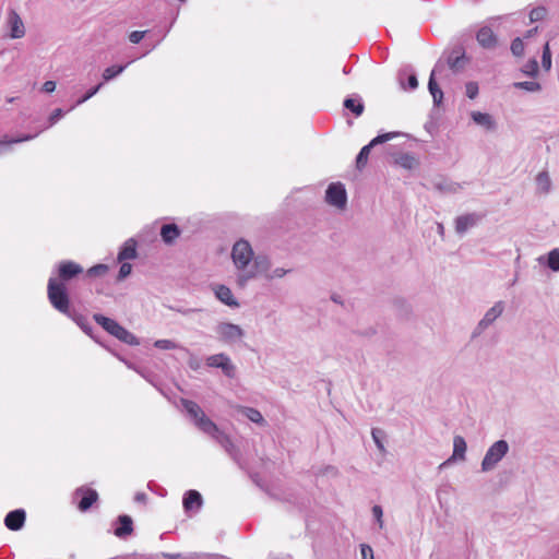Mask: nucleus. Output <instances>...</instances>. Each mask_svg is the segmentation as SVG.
Masks as SVG:
<instances>
[{"label": "nucleus", "mask_w": 559, "mask_h": 559, "mask_svg": "<svg viewBox=\"0 0 559 559\" xmlns=\"http://www.w3.org/2000/svg\"><path fill=\"white\" fill-rule=\"evenodd\" d=\"M181 405L193 425L199 430L213 438L226 451V453L241 466L240 450L234 444L230 437L222 431L217 425L205 415L200 405L194 401L187 399H181Z\"/></svg>", "instance_id": "nucleus-1"}, {"label": "nucleus", "mask_w": 559, "mask_h": 559, "mask_svg": "<svg viewBox=\"0 0 559 559\" xmlns=\"http://www.w3.org/2000/svg\"><path fill=\"white\" fill-rule=\"evenodd\" d=\"M468 59L461 45L453 47L450 51L443 52L442 57L435 64L428 81V90L432 96L435 106H439L443 99V92L436 81V75L442 73L445 66H448L453 73H459L465 68Z\"/></svg>", "instance_id": "nucleus-2"}, {"label": "nucleus", "mask_w": 559, "mask_h": 559, "mask_svg": "<svg viewBox=\"0 0 559 559\" xmlns=\"http://www.w3.org/2000/svg\"><path fill=\"white\" fill-rule=\"evenodd\" d=\"M48 300L57 311L73 320L85 333H91L92 328L87 318L71 309L68 289H64L61 284L50 282L48 287Z\"/></svg>", "instance_id": "nucleus-3"}, {"label": "nucleus", "mask_w": 559, "mask_h": 559, "mask_svg": "<svg viewBox=\"0 0 559 559\" xmlns=\"http://www.w3.org/2000/svg\"><path fill=\"white\" fill-rule=\"evenodd\" d=\"M93 319L97 324H99L105 331H107L110 335L117 337L119 341L128 344V345H139L140 342L138 337L120 325L116 320L105 317L100 313H95Z\"/></svg>", "instance_id": "nucleus-4"}, {"label": "nucleus", "mask_w": 559, "mask_h": 559, "mask_svg": "<svg viewBox=\"0 0 559 559\" xmlns=\"http://www.w3.org/2000/svg\"><path fill=\"white\" fill-rule=\"evenodd\" d=\"M83 273V267L71 260H63L57 265V274L58 277H50L48 280L47 288L50 285V282H55L56 284H61L64 289H67L66 283L70 282L78 275Z\"/></svg>", "instance_id": "nucleus-5"}, {"label": "nucleus", "mask_w": 559, "mask_h": 559, "mask_svg": "<svg viewBox=\"0 0 559 559\" xmlns=\"http://www.w3.org/2000/svg\"><path fill=\"white\" fill-rule=\"evenodd\" d=\"M509 452V444L506 440H498L493 442L487 450L483 461L481 471H492L497 464L506 456Z\"/></svg>", "instance_id": "nucleus-6"}, {"label": "nucleus", "mask_w": 559, "mask_h": 559, "mask_svg": "<svg viewBox=\"0 0 559 559\" xmlns=\"http://www.w3.org/2000/svg\"><path fill=\"white\" fill-rule=\"evenodd\" d=\"M214 330L218 341L227 345H234L245 336L242 328L230 322H219Z\"/></svg>", "instance_id": "nucleus-7"}, {"label": "nucleus", "mask_w": 559, "mask_h": 559, "mask_svg": "<svg viewBox=\"0 0 559 559\" xmlns=\"http://www.w3.org/2000/svg\"><path fill=\"white\" fill-rule=\"evenodd\" d=\"M231 258L236 267L239 271H245L253 259V250L250 243L245 239L236 241L231 250Z\"/></svg>", "instance_id": "nucleus-8"}, {"label": "nucleus", "mask_w": 559, "mask_h": 559, "mask_svg": "<svg viewBox=\"0 0 559 559\" xmlns=\"http://www.w3.org/2000/svg\"><path fill=\"white\" fill-rule=\"evenodd\" d=\"M504 311V302L497 301L490 309H488L483 319L477 323L472 332L471 337L477 338L480 336Z\"/></svg>", "instance_id": "nucleus-9"}, {"label": "nucleus", "mask_w": 559, "mask_h": 559, "mask_svg": "<svg viewBox=\"0 0 559 559\" xmlns=\"http://www.w3.org/2000/svg\"><path fill=\"white\" fill-rule=\"evenodd\" d=\"M325 202L336 209L344 210L347 204V192L343 183L332 182L325 191Z\"/></svg>", "instance_id": "nucleus-10"}, {"label": "nucleus", "mask_w": 559, "mask_h": 559, "mask_svg": "<svg viewBox=\"0 0 559 559\" xmlns=\"http://www.w3.org/2000/svg\"><path fill=\"white\" fill-rule=\"evenodd\" d=\"M484 214L467 213L460 215L455 218V231L459 235H464L469 228L475 227L483 218Z\"/></svg>", "instance_id": "nucleus-11"}, {"label": "nucleus", "mask_w": 559, "mask_h": 559, "mask_svg": "<svg viewBox=\"0 0 559 559\" xmlns=\"http://www.w3.org/2000/svg\"><path fill=\"white\" fill-rule=\"evenodd\" d=\"M75 497H81L78 508L82 512H86L97 501L98 493L96 490L85 487H79L74 491Z\"/></svg>", "instance_id": "nucleus-12"}, {"label": "nucleus", "mask_w": 559, "mask_h": 559, "mask_svg": "<svg viewBox=\"0 0 559 559\" xmlns=\"http://www.w3.org/2000/svg\"><path fill=\"white\" fill-rule=\"evenodd\" d=\"M8 25L10 27V37L19 39L25 35L24 23L15 10H10L8 14Z\"/></svg>", "instance_id": "nucleus-13"}, {"label": "nucleus", "mask_w": 559, "mask_h": 559, "mask_svg": "<svg viewBox=\"0 0 559 559\" xmlns=\"http://www.w3.org/2000/svg\"><path fill=\"white\" fill-rule=\"evenodd\" d=\"M212 289L215 294V297L224 305L230 308H238L240 306L228 286L223 284H215L213 285Z\"/></svg>", "instance_id": "nucleus-14"}, {"label": "nucleus", "mask_w": 559, "mask_h": 559, "mask_svg": "<svg viewBox=\"0 0 559 559\" xmlns=\"http://www.w3.org/2000/svg\"><path fill=\"white\" fill-rule=\"evenodd\" d=\"M116 528L114 534L121 539L127 538L133 533V521L130 515L121 514L116 520Z\"/></svg>", "instance_id": "nucleus-15"}, {"label": "nucleus", "mask_w": 559, "mask_h": 559, "mask_svg": "<svg viewBox=\"0 0 559 559\" xmlns=\"http://www.w3.org/2000/svg\"><path fill=\"white\" fill-rule=\"evenodd\" d=\"M26 513L23 509L10 511L4 518V525L11 531H19L24 526Z\"/></svg>", "instance_id": "nucleus-16"}, {"label": "nucleus", "mask_w": 559, "mask_h": 559, "mask_svg": "<svg viewBox=\"0 0 559 559\" xmlns=\"http://www.w3.org/2000/svg\"><path fill=\"white\" fill-rule=\"evenodd\" d=\"M397 78H399V82H400L402 88H404V90L414 91L418 86L417 75H416L415 71L409 67L401 69L399 71Z\"/></svg>", "instance_id": "nucleus-17"}, {"label": "nucleus", "mask_w": 559, "mask_h": 559, "mask_svg": "<svg viewBox=\"0 0 559 559\" xmlns=\"http://www.w3.org/2000/svg\"><path fill=\"white\" fill-rule=\"evenodd\" d=\"M136 247L138 242L134 238L127 239L118 252V262L135 259L138 257Z\"/></svg>", "instance_id": "nucleus-18"}, {"label": "nucleus", "mask_w": 559, "mask_h": 559, "mask_svg": "<svg viewBox=\"0 0 559 559\" xmlns=\"http://www.w3.org/2000/svg\"><path fill=\"white\" fill-rule=\"evenodd\" d=\"M466 448L467 445L465 439L462 436H455L453 439L452 456L444 461L439 467L443 468L444 466L449 465L452 462V460H465Z\"/></svg>", "instance_id": "nucleus-19"}, {"label": "nucleus", "mask_w": 559, "mask_h": 559, "mask_svg": "<svg viewBox=\"0 0 559 559\" xmlns=\"http://www.w3.org/2000/svg\"><path fill=\"white\" fill-rule=\"evenodd\" d=\"M476 39L478 44L486 49H492L497 46V36L488 26H484L477 32Z\"/></svg>", "instance_id": "nucleus-20"}, {"label": "nucleus", "mask_w": 559, "mask_h": 559, "mask_svg": "<svg viewBox=\"0 0 559 559\" xmlns=\"http://www.w3.org/2000/svg\"><path fill=\"white\" fill-rule=\"evenodd\" d=\"M182 503L185 511L189 512L193 509L199 510L202 507L203 499L199 491L191 489L185 493Z\"/></svg>", "instance_id": "nucleus-21"}, {"label": "nucleus", "mask_w": 559, "mask_h": 559, "mask_svg": "<svg viewBox=\"0 0 559 559\" xmlns=\"http://www.w3.org/2000/svg\"><path fill=\"white\" fill-rule=\"evenodd\" d=\"M343 106L345 109L353 112L355 117L361 116L365 110L364 102L357 94L346 97L343 102Z\"/></svg>", "instance_id": "nucleus-22"}, {"label": "nucleus", "mask_w": 559, "mask_h": 559, "mask_svg": "<svg viewBox=\"0 0 559 559\" xmlns=\"http://www.w3.org/2000/svg\"><path fill=\"white\" fill-rule=\"evenodd\" d=\"M471 118L476 124L485 128L486 130L491 131L495 130L497 127V123L492 116L487 112L472 111Z\"/></svg>", "instance_id": "nucleus-23"}, {"label": "nucleus", "mask_w": 559, "mask_h": 559, "mask_svg": "<svg viewBox=\"0 0 559 559\" xmlns=\"http://www.w3.org/2000/svg\"><path fill=\"white\" fill-rule=\"evenodd\" d=\"M160 236L165 243L171 245L180 236V229L176 224H165L160 228Z\"/></svg>", "instance_id": "nucleus-24"}, {"label": "nucleus", "mask_w": 559, "mask_h": 559, "mask_svg": "<svg viewBox=\"0 0 559 559\" xmlns=\"http://www.w3.org/2000/svg\"><path fill=\"white\" fill-rule=\"evenodd\" d=\"M536 190L538 193L547 194L550 192L551 189V180L549 177V174L547 171H540L536 176Z\"/></svg>", "instance_id": "nucleus-25"}, {"label": "nucleus", "mask_w": 559, "mask_h": 559, "mask_svg": "<svg viewBox=\"0 0 559 559\" xmlns=\"http://www.w3.org/2000/svg\"><path fill=\"white\" fill-rule=\"evenodd\" d=\"M239 413L242 414L243 416H246L250 421H252L254 424H258L261 426H264L266 424L262 414L257 408L248 407V406H240Z\"/></svg>", "instance_id": "nucleus-26"}, {"label": "nucleus", "mask_w": 559, "mask_h": 559, "mask_svg": "<svg viewBox=\"0 0 559 559\" xmlns=\"http://www.w3.org/2000/svg\"><path fill=\"white\" fill-rule=\"evenodd\" d=\"M250 270H253L258 274H264L266 276V273L271 270V261L265 255H257L253 259V265L250 267Z\"/></svg>", "instance_id": "nucleus-27"}, {"label": "nucleus", "mask_w": 559, "mask_h": 559, "mask_svg": "<svg viewBox=\"0 0 559 559\" xmlns=\"http://www.w3.org/2000/svg\"><path fill=\"white\" fill-rule=\"evenodd\" d=\"M395 164L405 169H413L414 167L417 166L418 162L414 155L409 153H404L395 158Z\"/></svg>", "instance_id": "nucleus-28"}, {"label": "nucleus", "mask_w": 559, "mask_h": 559, "mask_svg": "<svg viewBox=\"0 0 559 559\" xmlns=\"http://www.w3.org/2000/svg\"><path fill=\"white\" fill-rule=\"evenodd\" d=\"M37 134L38 133H36V134H27V135H24V136H21V138L11 139L9 141H0V155L5 153V152H9L12 144L33 140L35 136H37Z\"/></svg>", "instance_id": "nucleus-29"}, {"label": "nucleus", "mask_w": 559, "mask_h": 559, "mask_svg": "<svg viewBox=\"0 0 559 559\" xmlns=\"http://www.w3.org/2000/svg\"><path fill=\"white\" fill-rule=\"evenodd\" d=\"M130 62H128L127 64H123V66H111V67H108L104 70L103 72V79L105 82H108L112 79H115L116 76H118L119 74H121L124 69L128 67Z\"/></svg>", "instance_id": "nucleus-30"}, {"label": "nucleus", "mask_w": 559, "mask_h": 559, "mask_svg": "<svg viewBox=\"0 0 559 559\" xmlns=\"http://www.w3.org/2000/svg\"><path fill=\"white\" fill-rule=\"evenodd\" d=\"M513 87L516 90H524L531 93L539 92L542 90V85L536 81L514 82Z\"/></svg>", "instance_id": "nucleus-31"}, {"label": "nucleus", "mask_w": 559, "mask_h": 559, "mask_svg": "<svg viewBox=\"0 0 559 559\" xmlns=\"http://www.w3.org/2000/svg\"><path fill=\"white\" fill-rule=\"evenodd\" d=\"M219 369L222 370L224 376L229 378V379H234L236 377L237 368L233 364L230 357L228 355H226V354H225L224 364L221 366Z\"/></svg>", "instance_id": "nucleus-32"}, {"label": "nucleus", "mask_w": 559, "mask_h": 559, "mask_svg": "<svg viewBox=\"0 0 559 559\" xmlns=\"http://www.w3.org/2000/svg\"><path fill=\"white\" fill-rule=\"evenodd\" d=\"M371 151V145H365L356 157V166L358 169H362L368 162V157Z\"/></svg>", "instance_id": "nucleus-33"}, {"label": "nucleus", "mask_w": 559, "mask_h": 559, "mask_svg": "<svg viewBox=\"0 0 559 559\" xmlns=\"http://www.w3.org/2000/svg\"><path fill=\"white\" fill-rule=\"evenodd\" d=\"M401 134L402 133H400V132H388V133L379 134L376 138H373L368 145H371V148H372L373 146H376L378 144L385 143Z\"/></svg>", "instance_id": "nucleus-34"}, {"label": "nucleus", "mask_w": 559, "mask_h": 559, "mask_svg": "<svg viewBox=\"0 0 559 559\" xmlns=\"http://www.w3.org/2000/svg\"><path fill=\"white\" fill-rule=\"evenodd\" d=\"M547 266L554 272H559V249H554L548 253Z\"/></svg>", "instance_id": "nucleus-35"}, {"label": "nucleus", "mask_w": 559, "mask_h": 559, "mask_svg": "<svg viewBox=\"0 0 559 559\" xmlns=\"http://www.w3.org/2000/svg\"><path fill=\"white\" fill-rule=\"evenodd\" d=\"M522 72L531 78L537 76V74H538L537 60L535 58L530 59L522 68Z\"/></svg>", "instance_id": "nucleus-36"}, {"label": "nucleus", "mask_w": 559, "mask_h": 559, "mask_svg": "<svg viewBox=\"0 0 559 559\" xmlns=\"http://www.w3.org/2000/svg\"><path fill=\"white\" fill-rule=\"evenodd\" d=\"M109 267L107 264H96L90 267L86 272L87 276L90 277H98L104 276L108 272Z\"/></svg>", "instance_id": "nucleus-37"}, {"label": "nucleus", "mask_w": 559, "mask_h": 559, "mask_svg": "<svg viewBox=\"0 0 559 559\" xmlns=\"http://www.w3.org/2000/svg\"><path fill=\"white\" fill-rule=\"evenodd\" d=\"M225 354H214L206 358V366L211 368H221V366L224 364Z\"/></svg>", "instance_id": "nucleus-38"}, {"label": "nucleus", "mask_w": 559, "mask_h": 559, "mask_svg": "<svg viewBox=\"0 0 559 559\" xmlns=\"http://www.w3.org/2000/svg\"><path fill=\"white\" fill-rule=\"evenodd\" d=\"M257 276V272L250 269H245L237 277V283L240 287H245L249 280H252Z\"/></svg>", "instance_id": "nucleus-39"}, {"label": "nucleus", "mask_w": 559, "mask_h": 559, "mask_svg": "<svg viewBox=\"0 0 559 559\" xmlns=\"http://www.w3.org/2000/svg\"><path fill=\"white\" fill-rule=\"evenodd\" d=\"M542 66L546 71H549L551 68V52L548 43L543 47Z\"/></svg>", "instance_id": "nucleus-40"}, {"label": "nucleus", "mask_w": 559, "mask_h": 559, "mask_svg": "<svg viewBox=\"0 0 559 559\" xmlns=\"http://www.w3.org/2000/svg\"><path fill=\"white\" fill-rule=\"evenodd\" d=\"M371 435H372V439L377 445V448L381 451V452H384L385 451V448H384V444L382 442V438L384 436V432L383 430L379 429V428H373L372 431H371Z\"/></svg>", "instance_id": "nucleus-41"}, {"label": "nucleus", "mask_w": 559, "mask_h": 559, "mask_svg": "<svg viewBox=\"0 0 559 559\" xmlns=\"http://www.w3.org/2000/svg\"><path fill=\"white\" fill-rule=\"evenodd\" d=\"M546 14L547 10L545 7H537L530 12V20L532 22H538L542 21L546 16Z\"/></svg>", "instance_id": "nucleus-42"}, {"label": "nucleus", "mask_w": 559, "mask_h": 559, "mask_svg": "<svg viewBox=\"0 0 559 559\" xmlns=\"http://www.w3.org/2000/svg\"><path fill=\"white\" fill-rule=\"evenodd\" d=\"M120 263H121V265H120V269H119V272L117 275L118 282H121L124 278H127L131 274V271H132V265L130 263H128L126 261L120 262Z\"/></svg>", "instance_id": "nucleus-43"}, {"label": "nucleus", "mask_w": 559, "mask_h": 559, "mask_svg": "<svg viewBox=\"0 0 559 559\" xmlns=\"http://www.w3.org/2000/svg\"><path fill=\"white\" fill-rule=\"evenodd\" d=\"M511 51L514 56L520 57L524 52V44L520 37H516L511 43Z\"/></svg>", "instance_id": "nucleus-44"}, {"label": "nucleus", "mask_w": 559, "mask_h": 559, "mask_svg": "<svg viewBox=\"0 0 559 559\" xmlns=\"http://www.w3.org/2000/svg\"><path fill=\"white\" fill-rule=\"evenodd\" d=\"M103 84L104 83H99L96 86L90 88L81 98L78 99L75 105L76 106L81 105V104L85 103L86 100H88L90 98H92L94 95H96L98 93V91L102 88Z\"/></svg>", "instance_id": "nucleus-45"}, {"label": "nucleus", "mask_w": 559, "mask_h": 559, "mask_svg": "<svg viewBox=\"0 0 559 559\" xmlns=\"http://www.w3.org/2000/svg\"><path fill=\"white\" fill-rule=\"evenodd\" d=\"M154 346L156 348L165 349V350L175 349V348L178 347V345L175 342L170 341V340H157L154 343Z\"/></svg>", "instance_id": "nucleus-46"}, {"label": "nucleus", "mask_w": 559, "mask_h": 559, "mask_svg": "<svg viewBox=\"0 0 559 559\" xmlns=\"http://www.w3.org/2000/svg\"><path fill=\"white\" fill-rule=\"evenodd\" d=\"M289 272H290V270H286L283 267H276L273 271H270L269 273H266L265 278L270 280V281L274 280V278H281V277H284Z\"/></svg>", "instance_id": "nucleus-47"}, {"label": "nucleus", "mask_w": 559, "mask_h": 559, "mask_svg": "<svg viewBox=\"0 0 559 559\" xmlns=\"http://www.w3.org/2000/svg\"><path fill=\"white\" fill-rule=\"evenodd\" d=\"M64 114L66 112L61 108L55 109L48 118V126L46 128H50L57 123L64 116Z\"/></svg>", "instance_id": "nucleus-48"}, {"label": "nucleus", "mask_w": 559, "mask_h": 559, "mask_svg": "<svg viewBox=\"0 0 559 559\" xmlns=\"http://www.w3.org/2000/svg\"><path fill=\"white\" fill-rule=\"evenodd\" d=\"M466 96L471 99H474L478 95V84L476 82H468L465 86Z\"/></svg>", "instance_id": "nucleus-49"}, {"label": "nucleus", "mask_w": 559, "mask_h": 559, "mask_svg": "<svg viewBox=\"0 0 559 559\" xmlns=\"http://www.w3.org/2000/svg\"><path fill=\"white\" fill-rule=\"evenodd\" d=\"M372 515L373 518L376 519L377 523L379 524V527L382 528L383 527V520H382V516H383V510L380 506L376 504L372 507Z\"/></svg>", "instance_id": "nucleus-50"}, {"label": "nucleus", "mask_w": 559, "mask_h": 559, "mask_svg": "<svg viewBox=\"0 0 559 559\" xmlns=\"http://www.w3.org/2000/svg\"><path fill=\"white\" fill-rule=\"evenodd\" d=\"M146 34V31H134V32H131L129 34V40L132 43V44H139L143 37L145 36Z\"/></svg>", "instance_id": "nucleus-51"}, {"label": "nucleus", "mask_w": 559, "mask_h": 559, "mask_svg": "<svg viewBox=\"0 0 559 559\" xmlns=\"http://www.w3.org/2000/svg\"><path fill=\"white\" fill-rule=\"evenodd\" d=\"M436 188L440 191H456L457 187L453 183H447V182H438L436 183Z\"/></svg>", "instance_id": "nucleus-52"}, {"label": "nucleus", "mask_w": 559, "mask_h": 559, "mask_svg": "<svg viewBox=\"0 0 559 559\" xmlns=\"http://www.w3.org/2000/svg\"><path fill=\"white\" fill-rule=\"evenodd\" d=\"M361 557L362 559H373V550L368 545H361Z\"/></svg>", "instance_id": "nucleus-53"}, {"label": "nucleus", "mask_w": 559, "mask_h": 559, "mask_svg": "<svg viewBox=\"0 0 559 559\" xmlns=\"http://www.w3.org/2000/svg\"><path fill=\"white\" fill-rule=\"evenodd\" d=\"M41 88L45 93H52L56 90V82L55 81H46L43 84Z\"/></svg>", "instance_id": "nucleus-54"}, {"label": "nucleus", "mask_w": 559, "mask_h": 559, "mask_svg": "<svg viewBox=\"0 0 559 559\" xmlns=\"http://www.w3.org/2000/svg\"><path fill=\"white\" fill-rule=\"evenodd\" d=\"M134 500L136 502H144L146 500V495L144 492H138L135 496H134Z\"/></svg>", "instance_id": "nucleus-55"}, {"label": "nucleus", "mask_w": 559, "mask_h": 559, "mask_svg": "<svg viewBox=\"0 0 559 559\" xmlns=\"http://www.w3.org/2000/svg\"><path fill=\"white\" fill-rule=\"evenodd\" d=\"M162 555H163V557H165L167 559H178L181 557L180 554L163 552Z\"/></svg>", "instance_id": "nucleus-56"}, {"label": "nucleus", "mask_w": 559, "mask_h": 559, "mask_svg": "<svg viewBox=\"0 0 559 559\" xmlns=\"http://www.w3.org/2000/svg\"><path fill=\"white\" fill-rule=\"evenodd\" d=\"M324 472L329 473V474H333V475L337 474V469L334 466H331V465L326 466Z\"/></svg>", "instance_id": "nucleus-57"}, {"label": "nucleus", "mask_w": 559, "mask_h": 559, "mask_svg": "<svg viewBox=\"0 0 559 559\" xmlns=\"http://www.w3.org/2000/svg\"><path fill=\"white\" fill-rule=\"evenodd\" d=\"M536 32H537V27H534V28L527 31L526 37L533 36Z\"/></svg>", "instance_id": "nucleus-58"}, {"label": "nucleus", "mask_w": 559, "mask_h": 559, "mask_svg": "<svg viewBox=\"0 0 559 559\" xmlns=\"http://www.w3.org/2000/svg\"><path fill=\"white\" fill-rule=\"evenodd\" d=\"M185 559H199V555L198 554H190L188 555L187 557H185Z\"/></svg>", "instance_id": "nucleus-59"}, {"label": "nucleus", "mask_w": 559, "mask_h": 559, "mask_svg": "<svg viewBox=\"0 0 559 559\" xmlns=\"http://www.w3.org/2000/svg\"><path fill=\"white\" fill-rule=\"evenodd\" d=\"M438 230L441 235L443 234V226L441 224L438 225Z\"/></svg>", "instance_id": "nucleus-60"}, {"label": "nucleus", "mask_w": 559, "mask_h": 559, "mask_svg": "<svg viewBox=\"0 0 559 559\" xmlns=\"http://www.w3.org/2000/svg\"><path fill=\"white\" fill-rule=\"evenodd\" d=\"M350 70H348L346 67L343 68V73L348 74Z\"/></svg>", "instance_id": "nucleus-61"}, {"label": "nucleus", "mask_w": 559, "mask_h": 559, "mask_svg": "<svg viewBox=\"0 0 559 559\" xmlns=\"http://www.w3.org/2000/svg\"><path fill=\"white\" fill-rule=\"evenodd\" d=\"M15 99H16L15 97H9V98L7 99V102H8V103H13Z\"/></svg>", "instance_id": "nucleus-62"}, {"label": "nucleus", "mask_w": 559, "mask_h": 559, "mask_svg": "<svg viewBox=\"0 0 559 559\" xmlns=\"http://www.w3.org/2000/svg\"><path fill=\"white\" fill-rule=\"evenodd\" d=\"M442 491H443V489H439V491H438V498H439V500L441 499V492H442Z\"/></svg>", "instance_id": "nucleus-63"}, {"label": "nucleus", "mask_w": 559, "mask_h": 559, "mask_svg": "<svg viewBox=\"0 0 559 559\" xmlns=\"http://www.w3.org/2000/svg\"><path fill=\"white\" fill-rule=\"evenodd\" d=\"M538 261H539V263H543L544 262V257H539Z\"/></svg>", "instance_id": "nucleus-64"}]
</instances>
